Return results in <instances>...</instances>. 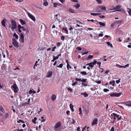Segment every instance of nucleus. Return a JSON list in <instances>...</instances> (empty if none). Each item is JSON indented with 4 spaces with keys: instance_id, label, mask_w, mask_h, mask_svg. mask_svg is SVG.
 <instances>
[{
    "instance_id": "nucleus-1",
    "label": "nucleus",
    "mask_w": 131,
    "mask_h": 131,
    "mask_svg": "<svg viewBox=\"0 0 131 131\" xmlns=\"http://www.w3.org/2000/svg\"><path fill=\"white\" fill-rule=\"evenodd\" d=\"M12 24L9 25V26L11 29L13 30L15 29L16 27V22L14 20L11 21Z\"/></svg>"
},
{
    "instance_id": "nucleus-2",
    "label": "nucleus",
    "mask_w": 131,
    "mask_h": 131,
    "mask_svg": "<svg viewBox=\"0 0 131 131\" xmlns=\"http://www.w3.org/2000/svg\"><path fill=\"white\" fill-rule=\"evenodd\" d=\"M12 43L13 45L15 46V47L18 48V42L14 38L12 39Z\"/></svg>"
},
{
    "instance_id": "nucleus-3",
    "label": "nucleus",
    "mask_w": 131,
    "mask_h": 131,
    "mask_svg": "<svg viewBox=\"0 0 131 131\" xmlns=\"http://www.w3.org/2000/svg\"><path fill=\"white\" fill-rule=\"evenodd\" d=\"M121 93H110V95L111 97H118L121 95Z\"/></svg>"
},
{
    "instance_id": "nucleus-4",
    "label": "nucleus",
    "mask_w": 131,
    "mask_h": 131,
    "mask_svg": "<svg viewBox=\"0 0 131 131\" xmlns=\"http://www.w3.org/2000/svg\"><path fill=\"white\" fill-rule=\"evenodd\" d=\"M13 88L14 89V93H16L18 90V88L16 83H14L12 86Z\"/></svg>"
},
{
    "instance_id": "nucleus-5",
    "label": "nucleus",
    "mask_w": 131,
    "mask_h": 131,
    "mask_svg": "<svg viewBox=\"0 0 131 131\" xmlns=\"http://www.w3.org/2000/svg\"><path fill=\"white\" fill-rule=\"evenodd\" d=\"M27 14L29 17L32 20L35 21L36 20V19L35 17H34L29 12H28Z\"/></svg>"
},
{
    "instance_id": "nucleus-6",
    "label": "nucleus",
    "mask_w": 131,
    "mask_h": 131,
    "mask_svg": "<svg viewBox=\"0 0 131 131\" xmlns=\"http://www.w3.org/2000/svg\"><path fill=\"white\" fill-rule=\"evenodd\" d=\"M125 105L128 106H131V101H128L123 103Z\"/></svg>"
},
{
    "instance_id": "nucleus-7",
    "label": "nucleus",
    "mask_w": 131,
    "mask_h": 131,
    "mask_svg": "<svg viewBox=\"0 0 131 131\" xmlns=\"http://www.w3.org/2000/svg\"><path fill=\"white\" fill-rule=\"evenodd\" d=\"M6 21L7 20L5 18H4L1 21L2 25L4 27H6L5 24Z\"/></svg>"
},
{
    "instance_id": "nucleus-8",
    "label": "nucleus",
    "mask_w": 131,
    "mask_h": 131,
    "mask_svg": "<svg viewBox=\"0 0 131 131\" xmlns=\"http://www.w3.org/2000/svg\"><path fill=\"white\" fill-rule=\"evenodd\" d=\"M98 121L97 118H95L93 121L92 123V125L93 126L94 125H96L97 124V122Z\"/></svg>"
},
{
    "instance_id": "nucleus-9",
    "label": "nucleus",
    "mask_w": 131,
    "mask_h": 131,
    "mask_svg": "<svg viewBox=\"0 0 131 131\" xmlns=\"http://www.w3.org/2000/svg\"><path fill=\"white\" fill-rule=\"evenodd\" d=\"M61 124L60 122H59L57 123L54 126V127H56V128H58L59 127L61 126Z\"/></svg>"
},
{
    "instance_id": "nucleus-10",
    "label": "nucleus",
    "mask_w": 131,
    "mask_h": 131,
    "mask_svg": "<svg viewBox=\"0 0 131 131\" xmlns=\"http://www.w3.org/2000/svg\"><path fill=\"white\" fill-rule=\"evenodd\" d=\"M24 36L22 34H21L20 35V39L21 40V42L23 43L24 42Z\"/></svg>"
},
{
    "instance_id": "nucleus-11",
    "label": "nucleus",
    "mask_w": 131,
    "mask_h": 131,
    "mask_svg": "<svg viewBox=\"0 0 131 131\" xmlns=\"http://www.w3.org/2000/svg\"><path fill=\"white\" fill-rule=\"evenodd\" d=\"M121 6L120 5H117L114 8V9L116 10V11H119V9L120 8Z\"/></svg>"
},
{
    "instance_id": "nucleus-12",
    "label": "nucleus",
    "mask_w": 131,
    "mask_h": 131,
    "mask_svg": "<svg viewBox=\"0 0 131 131\" xmlns=\"http://www.w3.org/2000/svg\"><path fill=\"white\" fill-rule=\"evenodd\" d=\"M92 62H91L89 63H87L86 65V66L89 65L90 67H91V69H92V68L93 67V65H92Z\"/></svg>"
},
{
    "instance_id": "nucleus-13",
    "label": "nucleus",
    "mask_w": 131,
    "mask_h": 131,
    "mask_svg": "<svg viewBox=\"0 0 131 131\" xmlns=\"http://www.w3.org/2000/svg\"><path fill=\"white\" fill-rule=\"evenodd\" d=\"M90 14L92 15L96 16L101 15V13H91Z\"/></svg>"
},
{
    "instance_id": "nucleus-14",
    "label": "nucleus",
    "mask_w": 131,
    "mask_h": 131,
    "mask_svg": "<svg viewBox=\"0 0 131 131\" xmlns=\"http://www.w3.org/2000/svg\"><path fill=\"white\" fill-rule=\"evenodd\" d=\"M56 98V96L54 94H52L51 96V99L53 101H54L55 100Z\"/></svg>"
},
{
    "instance_id": "nucleus-15",
    "label": "nucleus",
    "mask_w": 131,
    "mask_h": 131,
    "mask_svg": "<svg viewBox=\"0 0 131 131\" xmlns=\"http://www.w3.org/2000/svg\"><path fill=\"white\" fill-rule=\"evenodd\" d=\"M73 105H72V104H70V107L71 109V110H72L73 112L74 111V110L73 107Z\"/></svg>"
},
{
    "instance_id": "nucleus-16",
    "label": "nucleus",
    "mask_w": 131,
    "mask_h": 131,
    "mask_svg": "<svg viewBox=\"0 0 131 131\" xmlns=\"http://www.w3.org/2000/svg\"><path fill=\"white\" fill-rule=\"evenodd\" d=\"M13 36L14 37H15L17 39L18 38V36L16 35V33H14V34Z\"/></svg>"
},
{
    "instance_id": "nucleus-17",
    "label": "nucleus",
    "mask_w": 131,
    "mask_h": 131,
    "mask_svg": "<svg viewBox=\"0 0 131 131\" xmlns=\"http://www.w3.org/2000/svg\"><path fill=\"white\" fill-rule=\"evenodd\" d=\"M58 57H56L55 56H53V59L52 60V62H53L55 60L58 59Z\"/></svg>"
},
{
    "instance_id": "nucleus-18",
    "label": "nucleus",
    "mask_w": 131,
    "mask_h": 131,
    "mask_svg": "<svg viewBox=\"0 0 131 131\" xmlns=\"http://www.w3.org/2000/svg\"><path fill=\"white\" fill-rule=\"evenodd\" d=\"M112 116H113L114 117H116L117 118H118L119 116V115H118L117 114H115L114 113H113L112 115Z\"/></svg>"
},
{
    "instance_id": "nucleus-19",
    "label": "nucleus",
    "mask_w": 131,
    "mask_h": 131,
    "mask_svg": "<svg viewBox=\"0 0 131 131\" xmlns=\"http://www.w3.org/2000/svg\"><path fill=\"white\" fill-rule=\"evenodd\" d=\"M99 7L101 9L104 10H106V7L105 6H100Z\"/></svg>"
},
{
    "instance_id": "nucleus-20",
    "label": "nucleus",
    "mask_w": 131,
    "mask_h": 131,
    "mask_svg": "<svg viewBox=\"0 0 131 131\" xmlns=\"http://www.w3.org/2000/svg\"><path fill=\"white\" fill-rule=\"evenodd\" d=\"M52 75V73L51 72H49L47 76V77H51Z\"/></svg>"
},
{
    "instance_id": "nucleus-21",
    "label": "nucleus",
    "mask_w": 131,
    "mask_h": 131,
    "mask_svg": "<svg viewBox=\"0 0 131 131\" xmlns=\"http://www.w3.org/2000/svg\"><path fill=\"white\" fill-rule=\"evenodd\" d=\"M69 11L72 13H75L74 10L71 8L69 9Z\"/></svg>"
},
{
    "instance_id": "nucleus-22",
    "label": "nucleus",
    "mask_w": 131,
    "mask_h": 131,
    "mask_svg": "<svg viewBox=\"0 0 131 131\" xmlns=\"http://www.w3.org/2000/svg\"><path fill=\"white\" fill-rule=\"evenodd\" d=\"M99 23L100 24V25L103 26H105V24L104 23H102L101 22H99Z\"/></svg>"
},
{
    "instance_id": "nucleus-23",
    "label": "nucleus",
    "mask_w": 131,
    "mask_h": 131,
    "mask_svg": "<svg viewBox=\"0 0 131 131\" xmlns=\"http://www.w3.org/2000/svg\"><path fill=\"white\" fill-rule=\"evenodd\" d=\"M20 21L21 23V24L22 25H24V24H26V23H25V22L23 20L21 19H20Z\"/></svg>"
},
{
    "instance_id": "nucleus-24",
    "label": "nucleus",
    "mask_w": 131,
    "mask_h": 131,
    "mask_svg": "<svg viewBox=\"0 0 131 131\" xmlns=\"http://www.w3.org/2000/svg\"><path fill=\"white\" fill-rule=\"evenodd\" d=\"M93 57V55H89L88 58H87V59L88 60H90V59H91Z\"/></svg>"
},
{
    "instance_id": "nucleus-25",
    "label": "nucleus",
    "mask_w": 131,
    "mask_h": 131,
    "mask_svg": "<svg viewBox=\"0 0 131 131\" xmlns=\"http://www.w3.org/2000/svg\"><path fill=\"white\" fill-rule=\"evenodd\" d=\"M127 11H128L129 15H131V9L130 8H127Z\"/></svg>"
},
{
    "instance_id": "nucleus-26",
    "label": "nucleus",
    "mask_w": 131,
    "mask_h": 131,
    "mask_svg": "<svg viewBox=\"0 0 131 131\" xmlns=\"http://www.w3.org/2000/svg\"><path fill=\"white\" fill-rule=\"evenodd\" d=\"M80 4L78 3L76 5H74V7H75V8L76 9H77L78 8H79L80 7Z\"/></svg>"
},
{
    "instance_id": "nucleus-27",
    "label": "nucleus",
    "mask_w": 131,
    "mask_h": 131,
    "mask_svg": "<svg viewBox=\"0 0 131 131\" xmlns=\"http://www.w3.org/2000/svg\"><path fill=\"white\" fill-rule=\"evenodd\" d=\"M106 43L107 44L108 46H110L111 47H113V46L112 44L110 43V42H106Z\"/></svg>"
},
{
    "instance_id": "nucleus-28",
    "label": "nucleus",
    "mask_w": 131,
    "mask_h": 131,
    "mask_svg": "<svg viewBox=\"0 0 131 131\" xmlns=\"http://www.w3.org/2000/svg\"><path fill=\"white\" fill-rule=\"evenodd\" d=\"M37 119V118L36 117H35L34 119H32V121L33 123L34 124H36V121Z\"/></svg>"
},
{
    "instance_id": "nucleus-29",
    "label": "nucleus",
    "mask_w": 131,
    "mask_h": 131,
    "mask_svg": "<svg viewBox=\"0 0 131 131\" xmlns=\"http://www.w3.org/2000/svg\"><path fill=\"white\" fill-rule=\"evenodd\" d=\"M20 27H21V26L20 25H18V31L20 32H21V30H20L21 29Z\"/></svg>"
},
{
    "instance_id": "nucleus-30",
    "label": "nucleus",
    "mask_w": 131,
    "mask_h": 131,
    "mask_svg": "<svg viewBox=\"0 0 131 131\" xmlns=\"http://www.w3.org/2000/svg\"><path fill=\"white\" fill-rule=\"evenodd\" d=\"M43 5L45 6H47L48 5V3L47 2H45L43 3Z\"/></svg>"
},
{
    "instance_id": "nucleus-31",
    "label": "nucleus",
    "mask_w": 131,
    "mask_h": 131,
    "mask_svg": "<svg viewBox=\"0 0 131 131\" xmlns=\"http://www.w3.org/2000/svg\"><path fill=\"white\" fill-rule=\"evenodd\" d=\"M62 30H64L66 32V33L67 34H68V31L67 30V28H64V27L62 29Z\"/></svg>"
},
{
    "instance_id": "nucleus-32",
    "label": "nucleus",
    "mask_w": 131,
    "mask_h": 131,
    "mask_svg": "<svg viewBox=\"0 0 131 131\" xmlns=\"http://www.w3.org/2000/svg\"><path fill=\"white\" fill-rule=\"evenodd\" d=\"M81 73L84 75H85L87 73L85 71H82L81 72Z\"/></svg>"
},
{
    "instance_id": "nucleus-33",
    "label": "nucleus",
    "mask_w": 131,
    "mask_h": 131,
    "mask_svg": "<svg viewBox=\"0 0 131 131\" xmlns=\"http://www.w3.org/2000/svg\"><path fill=\"white\" fill-rule=\"evenodd\" d=\"M97 63V61L95 60H94L93 62H92V63L93 64L92 65H93V66L94 65L96 64V63Z\"/></svg>"
},
{
    "instance_id": "nucleus-34",
    "label": "nucleus",
    "mask_w": 131,
    "mask_h": 131,
    "mask_svg": "<svg viewBox=\"0 0 131 131\" xmlns=\"http://www.w3.org/2000/svg\"><path fill=\"white\" fill-rule=\"evenodd\" d=\"M66 63H67V68L68 69V70H69V62L67 60H66Z\"/></svg>"
},
{
    "instance_id": "nucleus-35",
    "label": "nucleus",
    "mask_w": 131,
    "mask_h": 131,
    "mask_svg": "<svg viewBox=\"0 0 131 131\" xmlns=\"http://www.w3.org/2000/svg\"><path fill=\"white\" fill-rule=\"evenodd\" d=\"M63 65V64L62 63H61L59 65L57 66V67L60 68H62V67Z\"/></svg>"
},
{
    "instance_id": "nucleus-36",
    "label": "nucleus",
    "mask_w": 131,
    "mask_h": 131,
    "mask_svg": "<svg viewBox=\"0 0 131 131\" xmlns=\"http://www.w3.org/2000/svg\"><path fill=\"white\" fill-rule=\"evenodd\" d=\"M116 66L118 67L121 68H123L124 67V66H121L119 64H117L116 65Z\"/></svg>"
},
{
    "instance_id": "nucleus-37",
    "label": "nucleus",
    "mask_w": 131,
    "mask_h": 131,
    "mask_svg": "<svg viewBox=\"0 0 131 131\" xmlns=\"http://www.w3.org/2000/svg\"><path fill=\"white\" fill-rule=\"evenodd\" d=\"M98 2V4H101L102 3V1L100 0H95Z\"/></svg>"
},
{
    "instance_id": "nucleus-38",
    "label": "nucleus",
    "mask_w": 131,
    "mask_h": 131,
    "mask_svg": "<svg viewBox=\"0 0 131 131\" xmlns=\"http://www.w3.org/2000/svg\"><path fill=\"white\" fill-rule=\"evenodd\" d=\"M20 122L22 123H25V122L24 121H23L21 119H19L18 121H17V122L19 123H20Z\"/></svg>"
},
{
    "instance_id": "nucleus-39",
    "label": "nucleus",
    "mask_w": 131,
    "mask_h": 131,
    "mask_svg": "<svg viewBox=\"0 0 131 131\" xmlns=\"http://www.w3.org/2000/svg\"><path fill=\"white\" fill-rule=\"evenodd\" d=\"M83 94L84 95V96L85 97H87L88 96V94L86 93L85 92L83 93Z\"/></svg>"
},
{
    "instance_id": "nucleus-40",
    "label": "nucleus",
    "mask_w": 131,
    "mask_h": 131,
    "mask_svg": "<svg viewBox=\"0 0 131 131\" xmlns=\"http://www.w3.org/2000/svg\"><path fill=\"white\" fill-rule=\"evenodd\" d=\"M86 79H82L81 80V81L83 82H86Z\"/></svg>"
},
{
    "instance_id": "nucleus-41",
    "label": "nucleus",
    "mask_w": 131,
    "mask_h": 131,
    "mask_svg": "<svg viewBox=\"0 0 131 131\" xmlns=\"http://www.w3.org/2000/svg\"><path fill=\"white\" fill-rule=\"evenodd\" d=\"M0 110L2 112H3L4 111V110H3V107L1 106H0Z\"/></svg>"
},
{
    "instance_id": "nucleus-42",
    "label": "nucleus",
    "mask_w": 131,
    "mask_h": 131,
    "mask_svg": "<svg viewBox=\"0 0 131 131\" xmlns=\"http://www.w3.org/2000/svg\"><path fill=\"white\" fill-rule=\"evenodd\" d=\"M77 83H78L77 82V81H75L72 84V86H74Z\"/></svg>"
},
{
    "instance_id": "nucleus-43",
    "label": "nucleus",
    "mask_w": 131,
    "mask_h": 131,
    "mask_svg": "<svg viewBox=\"0 0 131 131\" xmlns=\"http://www.w3.org/2000/svg\"><path fill=\"white\" fill-rule=\"evenodd\" d=\"M77 49L81 51L82 50L81 48L80 47H77Z\"/></svg>"
},
{
    "instance_id": "nucleus-44",
    "label": "nucleus",
    "mask_w": 131,
    "mask_h": 131,
    "mask_svg": "<svg viewBox=\"0 0 131 131\" xmlns=\"http://www.w3.org/2000/svg\"><path fill=\"white\" fill-rule=\"evenodd\" d=\"M116 23L118 24H121L122 23V21L121 20H118L117 21Z\"/></svg>"
},
{
    "instance_id": "nucleus-45",
    "label": "nucleus",
    "mask_w": 131,
    "mask_h": 131,
    "mask_svg": "<svg viewBox=\"0 0 131 131\" xmlns=\"http://www.w3.org/2000/svg\"><path fill=\"white\" fill-rule=\"evenodd\" d=\"M103 91L104 92H107L109 91V90L107 89H104Z\"/></svg>"
},
{
    "instance_id": "nucleus-46",
    "label": "nucleus",
    "mask_w": 131,
    "mask_h": 131,
    "mask_svg": "<svg viewBox=\"0 0 131 131\" xmlns=\"http://www.w3.org/2000/svg\"><path fill=\"white\" fill-rule=\"evenodd\" d=\"M21 29L23 30V31H25V29L23 27L21 26V27H20Z\"/></svg>"
},
{
    "instance_id": "nucleus-47",
    "label": "nucleus",
    "mask_w": 131,
    "mask_h": 131,
    "mask_svg": "<svg viewBox=\"0 0 131 131\" xmlns=\"http://www.w3.org/2000/svg\"><path fill=\"white\" fill-rule=\"evenodd\" d=\"M61 39L63 41L64 40V36H62L61 37Z\"/></svg>"
},
{
    "instance_id": "nucleus-48",
    "label": "nucleus",
    "mask_w": 131,
    "mask_h": 131,
    "mask_svg": "<svg viewBox=\"0 0 131 131\" xmlns=\"http://www.w3.org/2000/svg\"><path fill=\"white\" fill-rule=\"evenodd\" d=\"M56 46H54L53 47V49L52 50V51H55V49H56Z\"/></svg>"
},
{
    "instance_id": "nucleus-49",
    "label": "nucleus",
    "mask_w": 131,
    "mask_h": 131,
    "mask_svg": "<svg viewBox=\"0 0 131 131\" xmlns=\"http://www.w3.org/2000/svg\"><path fill=\"white\" fill-rule=\"evenodd\" d=\"M75 80L77 81H81V79H80V78L78 79L77 78H76L75 79Z\"/></svg>"
},
{
    "instance_id": "nucleus-50",
    "label": "nucleus",
    "mask_w": 131,
    "mask_h": 131,
    "mask_svg": "<svg viewBox=\"0 0 131 131\" xmlns=\"http://www.w3.org/2000/svg\"><path fill=\"white\" fill-rule=\"evenodd\" d=\"M121 79H119L118 80L116 81V82L117 84H118L120 82Z\"/></svg>"
},
{
    "instance_id": "nucleus-51",
    "label": "nucleus",
    "mask_w": 131,
    "mask_h": 131,
    "mask_svg": "<svg viewBox=\"0 0 131 131\" xmlns=\"http://www.w3.org/2000/svg\"><path fill=\"white\" fill-rule=\"evenodd\" d=\"M57 4L56 3H54L53 4V6L54 7H57Z\"/></svg>"
},
{
    "instance_id": "nucleus-52",
    "label": "nucleus",
    "mask_w": 131,
    "mask_h": 131,
    "mask_svg": "<svg viewBox=\"0 0 131 131\" xmlns=\"http://www.w3.org/2000/svg\"><path fill=\"white\" fill-rule=\"evenodd\" d=\"M103 36V34L101 33H100L99 34L98 36L99 37H102Z\"/></svg>"
},
{
    "instance_id": "nucleus-53",
    "label": "nucleus",
    "mask_w": 131,
    "mask_h": 131,
    "mask_svg": "<svg viewBox=\"0 0 131 131\" xmlns=\"http://www.w3.org/2000/svg\"><path fill=\"white\" fill-rule=\"evenodd\" d=\"M97 64L98 65H99V67H100V65L101 64V62H97Z\"/></svg>"
},
{
    "instance_id": "nucleus-54",
    "label": "nucleus",
    "mask_w": 131,
    "mask_h": 131,
    "mask_svg": "<svg viewBox=\"0 0 131 131\" xmlns=\"http://www.w3.org/2000/svg\"><path fill=\"white\" fill-rule=\"evenodd\" d=\"M68 90L70 91L71 92H72V89L70 88H68Z\"/></svg>"
},
{
    "instance_id": "nucleus-55",
    "label": "nucleus",
    "mask_w": 131,
    "mask_h": 131,
    "mask_svg": "<svg viewBox=\"0 0 131 131\" xmlns=\"http://www.w3.org/2000/svg\"><path fill=\"white\" fill-rule=\"evenodd\" d=\"M75 120L74 119H73L72 120V122L71 123L72 124H74L75 123Z\"/></svg>"
},
{
    "instance_id": "nucleus-56",
    "label": "nucleus",
    "mask_w": 131,
    "mask_h": 131,
    "mask_svg": "<svg viewBox=\"0 0 131 131\" xmlns=\"http://www.w3.org/2000/svg\"><path fill=\"white\" fill-rule=\"evenodd\" d=\"M114 128L113 127H112L111 130V131H114Z\"/></svg>"
},
{
    "instance_id": "nucleus-57",
    "label": "nucleus",
    "mask_w": 131,
    "mask_h": 131,
    "mask_svg": "<svg viewBox=\"0 0 131 131\" xmlns=\"http://www.w3.org/2000/svg\"><path fill=\"white\" fill-rule=\"evenodd\" d=\"M9 116L8 114V113H6L5 115V117L7 118Z\"/></svg>"
},
{
    "instance_id": "nucleus-58",
    "label": "nucleus",
    "mask_w": 131,
    "mask_h": 131,
    "mask_svg": "<svg viewBox=\"0 0 131 131\" xmlns=\"http://www.w3.org/2000/svg\"><path fill=\"white\" fill-rule=\"evenodd\" d=\"M58 14H57L55 15V16L57 17L56 18V19L57 20H58Z\"/></svg>"
},
{
    "instance_id": "nucleus-59",
    "label": "nucleus",
    "mask_w": 131,
    "mask_h": 131,
    "mask_svg": "<svg viewBox=\"0 0 131 131\" xmlns=\"http://www.w3.org/2000/svg\"><path fill=\"white\" fill-rule=\"evenodd\" d=\"M88 53V51H87V52H85L84 53H83L82 54V55H84V54H87V53Z\"/></svg>"
},
{
    "instance_id": "nucleus-60",
    "label": "nucleus",
    "mask_w": 131,
    "mask_h": 131,
    "mask_svg": "<svg viewBox=\"0 0 131 131\" xmlns=\"http://www.w3.org/2000/svg\"><path fill=\"white\" fill-rule=\"evenodd\" d=\"M71 1L73 2L77 3L78 2V0H71Z\"/></svg>"
},
{
    "instance_id": "nucleus-61",
    "label": "nucleus",
    "mask_w": 131,
    "mask_h": 131,
    "mask_svg": "<svg viewBox=\"0 0 131 131\" xmlns=\"http://www.w3.org/2000/svg\"><path fill=\"white\" fill-rule=\"evenodd\" d=\"M57 46L58 47L60 46V43L59 42H58L57 44Z\"/></svg>"
},
{
    "instance_id": "nucleus-62",
    "label": "nucleus",
    "mask_w": 131,
    "mask_h": 131,
    "mask_svg": "<svg viewBox=\"0 0 131 131\" xmlns=\"http://www.w3.org/2000/svg\"><path fill=\"white\" fill-rule=\"evenodd\" d=\"M112 82V85H113V86H114V85L115 84V81H114V80H113Z\"/></svg>"
},
{
    "instance_id": "nucleus-63",
    "label": "nucleus",
    "mask_w": 131,
    "mask_h": 131,
    "mask_svg": "<svg viewBox=\"0 0 131 131\" xmlns=\"http://www.w3.org/2000/svg\"><path fill=\"white\" fill-rule=\"evenodd\" d=\"M109 71L108 70H107V71H105V73L106 74H108V73L109 72Z\"/></svg>"
},
{
    "instance_id": "nucleus-64",
    "label": "nucleus",
    "mask_w": 131,
    "mask_h": 131,
    "mask_svg": "<svg viewBox=\"0 0 131 131\" xmlns=\"http://www.w3.org/2000/svg\"><path fill=\"white\" fill-rule=\"evenodd\" d=\"M17 131H24L23 129H18Z\"/></svg>"
}]
</instances>
